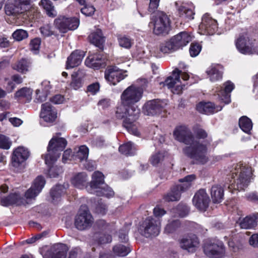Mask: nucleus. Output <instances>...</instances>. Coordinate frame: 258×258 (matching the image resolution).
Returning a JSON list of instances; mask_svg holds the SVG:
<instances>
[{"label":"nucleus","mask_w":258,"mask_h":258,"mask_svg":"<svg viewBox=\"0 0 258 258\" xmlns=\"http://www.w3.org/2000/svg\"><path fill=\"white\" fill-rule=\"evenodd\" d=\"M246 198L249 201L258 202V195L255 192L246 194Z\"/></svg>","instance_id":"64"},{"label":"nucleus","mask_w":258,"mask_h":258,"mask_svg":"<svg viewBox=\"0 0 258 258\" xmlns=\"http://www.w3.org/2000/svg\"><path fill=\"white\" fill-rule=\"evenodd\" d=\"M249 243L254 247L258 246V234H253L249 238Z\"/></svg>","instance_id":"63"},{"label":"nucleus","mask_w":258,"mask_h":258,"mask_svg":"<svg viewBox=\"0 0 258 258\" xmlns=\"http://www.w3.org/2000/svg\"><path fill=\"white\" fill-rule=\"evenodd\" d=\"M160 0H150L149 6V11L150 13H154L157 9Z\"/></svg>","instance_id":"56"},{"label":"nucleus","mask_w":258,"mask_h":258,"mask_svg":"<svg viewBox=\"0 0 258 258\" xmlns=\"http://www.w3.org/2000/svg\"><path fill=\"white\" fill-rule=\"evenodd\" d=\"M81 13L86 16L92 15L95 12V8L92 6L86 5L81 10Z\"/></svg>","instance_id":"53"},{"label":"nucleus","mask_w":258,"mask_h":258,"mask_svg":"<svg viewBox=\"0 0 258 258\" xmlns=\"http://www.w3.org/2000/svg\"><path fill=\"white\" fill-rule=\"evenodd\" d=\"M60 133L56 134L49 142L47 153L43 156L45 162L48 166H50L56 161L60 156V152L65 148L67 144L66 140L60 137Z\"/></svg>","instance_id":"5"},{"label":"nucleus","mask_w":258,"mask_h":258,"mask_svg":"<svg viewBox=\"0 0 258 258\" xmlns=\"http://www.w3.org/2000/svg\"><path fill=\"white\" fill-rule=\"evenodd\" d=\"M12 146L10 139L3 135H0V148L4 150L9 149Z\"/></svg>","instance_id":"48"},{"label":"nucleus","mask_w":258,"mask_h":258,"mask_svg":"<svg viewBox=\"0 0 258 258\" xmlns=\"http://www.w3.org/2000/svg\"><path fill=\"white\" fill-rule=\"evenodd\" d=\"M93 222V218L88 207L82 206L75 217V226L80 230H84L90 227Z\"/></svg>","instance_id":"10"},{"label":"nucleus","mask_w":258,"mask_h":258,"mask_svg":"<svg viewBox=\"0 0 258 258\" xmlns=\"http://www.w3.org/2000/svg\"><path fill=\"white\" fill-rule=\"evenodd\" d=\"M32 90L27 87L22 88L17 91L15 94V98L16 99L25 98L28 100L31 99Z\"/></svg>","instance_id":"39"},{"label":"nucleus","mask_w":258,"mask_h":258,"mask_svg":"<svg viewBox=\"0 0 258 258\" xmlns=\"http://www.w3.org/2000/svg\"><path fill=\"white\" fill-rule=\"evenodd\" d=\"M239 224L241 228L251 229L254 228L256 225V222L252 216H246L245 218L239 219Z\"/></svg>","instance_id":"35"},{"label":"nucleus","mask_w":258,"mask_h":258,"mask_svg":"<svg viewBox=\"0 0 258 258\" xmlns=\"http://www.w3.org/2000/svg\"><path fill=\"white\" fill-rule=\"evenodd\" d=\"M64 192V187L61 185H58L51 189L50 195L52 200L55 201L57 200Z\"/></svg>","instance_id":"43"},{"label":"nucleus","mask_w":258,"mask_h":258,"mask_svg":"<svg viewBox=\"0 0 258 258\" xmlns=\"http://www.w3.org/2000/svg\"><path fill=\"white\" fill-rule=\"evenodd\" d=\"M90 41L95 46L101 48L105 41L102 31L100 29H97L95 32H92L89 36Z\"/></svg>","instance_id":"29"},{"label":"nucleus","mask_w":258,"mask_h":258,"mask_svg":"<svg viewBox=\"0 0 258 258\" xmlns=\"http://www.w3.org/2000/svg\"><path fill=\"white\" fill-rule=\"evenodd\" d=\"M202 49V46L198 43H192L189 48V53L191 56L195 57L197 56Z\"/></svg>","instance_id":"49"},{"label":"nucleus","mask_w":258,"mask_h":258,"mask_svg":"<svg viewBox=\"0 0 258 258\" xmlns=\"http://www.w3.org/2000/svg\"><path fill=\"white\" fill-rule=\"evenodd\" d=\"M40 31L41 34L45 37L50 36L51 35H56L57 34L49 25H46L41 27L40 28Z\"/></svg>","instance_id":"47"},{"label":"nucleus","mask_w":258,"mask_h":258,"mask_svg":"<svg viewBox=\"0 0 258 258\" xmlns=\"http://www.w3.org/2000/svg\"><path fill=\"white\" fill-rule=\"evenodd\" d=\"M160 229V220L150 217L142 222L139 227L138 231L142 235L148 238L158 235Z\"/></svg>","instance_id":"8"},{"label":"nucleus","mask_w":258,"mask_h":258,"mask_svg":"<svg viewBox=\"0 0 258 258\" xmlns=\"http://www.w3.org/2000/svg\"><path fill=\"white\" fill-rule=\"evenodd\" d=\"M179 73L178 69L175 70L173 71L172 75L165 81L168 88H172V91L176 94L180 93L183 89V86L180 85Z\"/></svg>","instance_id":"21"},{"label":"nucleus","mask_w":258,"mask_h":258,"mask_svg":"<svg viewBox=\"0 0 258 258\" xmlns=\"http://www.w3.org/2000/svg\"><path fill=\"white\" fill-rule=\"evenodd\" d=\"M39 5L45 11L47 15L50 17H55L57 15V12L54 7L50 0H41Z\"/></svg>","instance_id":"32"},{"label":"nucleus","mask_w":258,"mask_h":258,"mask_svg":"<svg viewBox=\"0 0 258 258\" xmlns=\"http://www.w3.org/2000/svg\"><path fill=\"white\" fill-rule=\"evenodd\" d=\"M68 250V248L66 244H57L43 255V258H66Z\"/></svg>","instance_id":"20"},{"label":"nucleus","mask_w":258,"mask_h":258,"mask_svg":"<svg viewBox=\"0 0 258 258\" xmlns=\"http://www.w3.org/2000/svg\"><path fill=\"white\" fill-rule=\"evenodd\" d=\"M222 109V106H216L212 102H200L197 106V109L199 112L206 114L216 113Z\"/></svg>","instance_id":"25"},{"label":"nucleus","mask_w":258,"mask_h":258,"mask_svg":"<svg viewBox=\"0 0 258 258\" xmlns=\"http://www.w3.org/2000/svg\"><path fill=\"white\" fill-rule=\"evenodd\" d=\"M64 100V97L61 95H56L50 99V101L56 104H61Z\"/></svg>","instance_id":"61"},{"label":"nucleus","mask_w":258,"mask_h":258,"mask_svg":"<svg viewBox=\"0 0 258 258\" xmlns=\"http://www.w3.org/2000/svg\"><path fill=\"white\" fill-rule=\"evenodd\" d=\"M239 125L240 128L247 134H249L252 128L251 120L245 116H243L239 119Z\"/></svg>","instance_id":"36"},{"label":"nucleus","mask_w":258,"mask_h":258,"mask_svg":"<svg viewBox=\"0 0 258 258\" xmlns=\"http://www.w3.org/2000/svg\"><path fill=\"white\" fill-rule=\"evenodd\" d=\"M30 153L28 150L23 146L15 148L12 154V164L13 167L18 168L29 157ZM19 169H17V171Z\"/></svg>","instance_id":"16"},{"label":"nucleus","mask_w":258,"mask_h":258,"mask_svg":"<svg viewBox=\"0 0 258 258\" xmlns=\"http://www.w3.org/2000/svg\"><path fill=\"white\" fill-rule=\"evenodd\" d=\"M205 253L212 258H222L225 256V250L222 242L206 243L204 247Z\"/></svg>","instance_id":"15"},{"label":"nucleus","mask_w":258,"mask_h":258,"mask_svg":"<svg viewBox=\"0 0 258 258\" xmlns=\"http://www.w3.org/2000/svg\"><path fill=\"white\" fill-rule=\"evenodd\" d=\"M92 181L87 184V175L85 172L75 174L71 178L72 184L80 189L87 188V191L98 196L110 198L113 196L114 192L111 188L104 183V175L99 171L95 172L92 176Z\"/></svg>","instance_id":"3"},{"label":"nucleus","mask_w":258,"mask_h":258,"mask_svg":"<svg viewBox=\"0 0 258 258\" xmlns=\"http://www.w3.org/2000/svg\"><path fill=\"white\" fill-rule=\"evenodd\" d=\"M41 91L48 94L50 90L51 89L50 83L47 80H44L41 83Z\"/></svg>","instance_id":"57"},{"label":"nucleus","mask_w":258,"mask_h":258,"mask_svg":"<svg viewBox=\"0 0 258 258\" xmlns=\"http://www.w3.org/2000/svg\"><path fill=\"white\" fill-rule=\"evenodd\" d=\"M6 14L7 15L17 16L24 12L23 6H20V2L16 0L8 2L5 7Z\"/></svg>","instance_id":"27"},{"label":"nucleus","mask_w":258,"mask_h":258,"mask_svg":"<svg viewBox=\"0 0 258 258\" xmlns=\"http://www.w3.org/2000/svg\"><path fill=\"white\" fill-rule=\"evenodd\" d=\"M131 251L130 247L122 244H117L113 247V253L118 256H125Z\"/></svg>","instance_id":"38"},{"label":"nucleus","mask_w":258,"mask_h":258,"mask_svg":"<svg viewBox=\"0 0 258 258\" xmlns=\"http://www.w3.org/2000/svg\"><path fill=\"white\" fill-rule=\"evenodd\" d=\"M180 223L179 220L169 221L164 229L165 234H169L174 233L179 227Z\"/></svg>","instance_id":"40"},{"label":"nucleus","mask_w":258,"mask_h":258,"mask_svg":"<svg viewBox=\"0 0 258 258\" xmlns=\"http://www.w3.org/2000/svg\"><path fill=\"white\" fill-rule=\"evenodd\" d=\"M102 57L100 54H90L86 58L85 64H102L106 63V62H97L101 61Z\"/></svg>","instance_id":"41"},{"label":"nucleus","mask_w":258,"mask_h":258,"mask_svg":"<svg viewBox=\"0 0 258 258\" xmlns=\"http://www.w3.org/2000/svg\"><path fill=\"white\" fill-rule=\"evenodd\" d=\"M112 241V237L109 234H103L98 239V241L100 244H105L109 243Z\"/></svg>","instance_id":"59"},{"label":"nucleus","mask_w":258,"mask_h":258,"mask_svg":"<svg viewBox=\"0 0 258 258\" xmlns=\"http://www.w3.org/2000/svg\"><path fill=\"white\" fill-rule=\"evenodd\" d=\"M211 195L214 203H221L223 199L224 190L220 185H214L211 188Z\"/></svg>","instance_id":"30"},{"label":"nucleus","mask_w":258,"mask_h":258,"mask_svg":"<svg viewBox=\"0 0 258 258\" xmlns=\"http://www.w3.org/2000/svg\"><path fill=\"white\" fill-rule=\"evenodd\" d=\"M165 157L164 152H158L152 155L150 158V162L153 166H157L160 164Z\"/></svg>","instance_id":"44"},{"label":"nucleus","mask_w":258,"mask_h":258,"mask_svg":"<svg viewBox=\"0 0 258 258\" xmlns=\"http://www.w3.org/2000/svg\"><path fill=\"white\" fill-rule=\"evenodd\" d=\"M224 89L220 88L216 92H217V95L219 100L225 104H228L231 102L230 93L234 88V85L230 81L226 82L224 84Z\"/></svg>","instance_id":"23"},{"label":"nucleus","mask_w":258,"mask_h":258,"mask_svg":"<svg viewBox=\"0 0 258 258\" xmlns=\"http://www.w3.org/2000/svg\"><path fill=\"white\" fill-rule=\"evenodd\" d=\"M196 178L195 175L190 174L180 179L179 180L180 184L175 185L176 189L179 190L181 192L186 191L191 187L192 182Z\"/></svg>","instance_id":"28"},{"label":"nucleus","mask_w":258,"mask_h":258,"mask_svg":"<svg viewBox=\"0 0 258 258\" xmlns=\"http://www.w3.org/2000/svg\"><path fill=\"white\" fill-rule=\"evenodd\" d=\"M167 104L165 100H153L148 101L143 108V111L147 115H154L160 113Z\"/></svg>","instance_id":"14"},{"label":"nucleus","mask_w":258,"mask_h":258,"mask_svg":"<svg viewBox=\"0 0 258 258\" xmlns=\"http://www.w3.org/2000/svg\"><path fill=\"white\" fill-rule=\"evenodd\" d=\"M173 136L177 141L187 145L183 148V152L193 159L196 163L204 164L208 162L207 151L209 143L197 141L190 130L184 125L177 126L173 132Z\"/></svg>","instance_id":"2"},{"label":"nucleus","mask_w":258,"mask_h":258,"mask_svg":"<svg viewBox=\"0 0 258 258\" xmlns=\"http://www.w3.org/2000/svg\"><path fill=\"white\" fill-rule=\"evenodd\" d=\"M153 213L157 219H159V218L165 214L166 212L164 209L157 206L154 209Z\"/></svg>","instance_id":"58"},{"label":"nucleus","mask_w":258,"mask_h":258,"mask_svg":"<svg viewBox=\"0 0 258 258\" xmlns=\"http://www.w3.org/2000/svg\"><path fill=\"white\" fill-rule=\"evenodd\" d=\"M136 147L131 142H128L121 146L119 148V151L122 154L132 156L136 153Z\"/></svg>","instance_id":"34"},{"label":"nucleus","mask_w":258,"mask_h":258,"mask_svg":"<svg viewBox=\"0 0 258 258\" xmlns=\"http://www.w3.org/2000/svg\"><path fill=\"white\" fill-rule=\"evenodd\" d=\"M40 116L46 122L52 123L57 118V111L50 103H45L41 105Z\"/></svg>","instance_id":"19"},{"label":"nucleus","mask_w":258,"mask_h":258,"mask_svg":"<svg viewBox=\"0 0 258 258\" xmlns=\"http://www.w3.org/2000/svg\"><path fill=\"white\" fill-rule=\"evenodd\" d=\"M127 76V71L116 66H110L105 73V78L110 84L116 85Z\"/></svg>","instance_id":"12"},{"label":"nucleus","mask_w":258,"mask_h":258,"mask_svg":"<svg viewBox=\"0 0 258 258\" xmlns=\"http://www.w3.org/2000/svg\"><path fill=\"white\" fill-rule=\"evenodd\" d=\"M143 90L140 87L131 85L123 91L120 96L121 103L116 108V116L123 119V126L129 133L138 136L136 120L139 117L140 110L136 103L143 96Z\"/></svg>","instance_id":"1"},{"label":"nucleus","mask_w":258,"mask_h":258,"mask_svg":"<svg viewBox=\"0 0 258 258\" xmlns=\"http://www.w3.org/2000/svg\"><path fill=\"white\" fill-rule=\"evenodd\" d=\"M254 42V41L250 40L246 36H240L236 42V46L240 53L244 54H251L252 45Z\"/></svg>","instance_id":"22"},{"label":"nucleus","mask_w":258,"mask_h":258,"mask_svg":"<svg viewBox=\"0 0 258 258\" xmlns=\"http://www.w3.org/2000/svg\"><path fill=\"white\" fill-rule=\"evenodd\" d=\"M63 172V170L60 166H51L48 170V175L50 177H56Z\"/></svg>","instance_id":"50"},{"label":"nucleus","mask_w":258,"mask_h":258,"mask_svg":"<svg viewBox=\"0 0 258 258\" xmlns=\"http://www.w3.org/2000/svg\"><path fill=\"white\" fill-rule=\"evenodd\" d=\"M175 6L180 17L187 20L194 18L195 6L192 3L177 2Z\"/></svg>","instance_id":"17"},{"label":"nucleus","mask_w":258,"mask_h":258,"mask_svg":"<svg viewBox=\"0 0 258 258\" xmlns=\"http://www.w3.org/2000/svg\"><path fill=\"white\" fill-rule=\"evenodd\" d=\"M251 169L240 164L236 165L234 171L232 173V178L234 183L228 186L229 189L234 188L238 190H243L247 187L250 182Z\"/></svg>","instance_id":"6"},{"label":"nucleus","mask_w":258,"mask_h":258,"mask_svg":"<svg viewBox=\"0 0 258 258\" xmlns=\"http://www.w3.org/2000/svg\"><path fill=\"white\" fill-rule=\"evenodd\" d=\"M218 29L217 21L208 14H205L199 25V33L202 35H213Z\"/></svg>","instance_id":"13"},{"label":"nucleus","mask_w":258,"mask_h":258,"mask_svg":"<svg viewBox=\"0 0 258 258\" xmlns=\"http://www.w3.org/2000/svg\"><path fill=\"white\" fill-rule=\"evenodd\" d=\"M41 44V40L40 38H36L32 39L30 43V48L31 51L35 54L39 52L40 46Z\"/></svg>","instance_id":"46"},{"label":"nucleus","mask_w":258,"mask_h":258,"mask_svg":"<svg viewBox=\"0 0 258 258\" xmlns=\"http://www.w3.org/2000/svg\"><path fill=\"white\" fill-rule=\"evenodd\" d=\"M84 56V51L78 50L75 51L68 57L66 64H80Z\"/></svg>","instance_id":"31"},{"label":"nucleus","mask_w":258,"mask_h":258,"mask_svg":"<svg viewBox=\"0 0 258 258\" xmlns=\"http://www.w3.org/2000/svg\"><path fill=\"white\" fill-rule=\"evenodd\" d=\"M210 198L206 190H198L192 199L194 205L200 211H205L209 206Z\"/></svg>","instance_id":"18"},{"label":"nucleus","mask_w":258,"mask_h":258,"mask_svg":"<svg viewBox=\"0 0 258 258\" xmlns=\"http://www.w3.org/2000/svg\"><path fill=\"white\" fill-rule=\"evenodd\" d=\"M48 94L42 91L40 89H37L36 91L35 99L38 102H41L46 100Z\"/></svg>","instance_id":"54"},{"label":"nucleus","mask_w":258,"mask_h":258,"mask_svg":"<svg viewBox=\"0 0 258 258\" xmlns=\"http://www.w3.org/2000/svg\"><path fill=\"white\" fill-rule=\"evenodd\" d=\"M191 41L190 35L186 32H181L162 43L160 50L164 53H172L186 46Z\"/></svg>","instance_id":"7"},{"label":"nucleus","mask_w":258,"mask_h":258,"mask_svg":"<svg viewBox=\"0 0 258 258\" xmlns=\"http://www.w3.org/2000/svg\"><path fill=\"white\" fill-rule=\"evenodd\" d=\"M85 76V74L81 71L74 72L72 74V81L70 83V87L75 90H77L82 87L84 83Z\"/></svg>","instance_id":"26"},{"label":"nucleus","mask_w":258,"mask_h":258,"mask_svg":"<svg viewBox=\"0 0 258 258\" xmlns=\"http://www.w3.org/2000/svg\"><path fill=\"white\" fill-rule=\"evenodd\" d=\"M149 26L153 28V33L157 35L167 34L170 29V21L166 14L161 12L151 20Z\"/></svg>","instance_id":"9"},{"label":"nucleus","mask_w":258,"mask_h":258,"mask_svg":"<svg viewBox=\"0 0 258 258\" xmlns=\"http://www.w3.org/2000/svg\"><path fill=\"white\" fill-rule=\"evenodd\" d=\"M89 155V149L88 148L84 145L81 146L78 150L74 155V159L76 160H79L82 162L83 161H86L88 159Z\"/></svg>","instance_id":"33"},{"label":"nucleus","mask_w":258,"mask_h":258,"mask_svg":"<svg viewBox=\"0 0 258 258\" xmlns=\"http://www.w3.org/2000/svg\"><path fill=\"white\" fill-rule=\"evenodd\" d=\"M12 36L16 41H20L27 38L28 36V34L26 30L18 29L13 33Z\"/></svg>","instance_id":"45"},{"label":"nucleus","mask_w":258,"mask_h":258,"mask_svg":"<svg viewBox=\"0 0 258 258\" xmlns=\"http://www.w3.org/2000/svg\"><path fill=\"white\" fill-rule=\"evenodd\" d=\"M54 25L55 28L58 29L60 32L66 33L69 30L77 29L79 25V20L76 18H66L60 16L54 20Z\"/></svg>","instance_id":"11"},{"label":"nucleus","mask_w":258,"mask_h":258,"mask_svg":"<svg viewBox=\"0 0 258 258\" xmlns=\"http://www.w3.org/2000/svg\"><path fill=\"white\" fill-rule=\"evenodd\" d=\"M119 44L120 46L125 48H129L132 45L131 39L125 36L120 37L118 38Z\"/></svg>","instance_id":"52"},{"label":"nucleus","mask_w":258,"mask_h":258,"mask_svg":"<svg viewBox=\"0 0 258 258\" xmlns=\"http://www.w3.org/2000/svg\"><path fill=\"white\" fill-rule=\"evenodd\" d=\"M45 184L43 177L37 176L34 180L31 187L28 189L25 194V199L17 192L10 194L8 197L3 198L1 204L3 206H9L13 204L18 205L28 204V201L34 199L41 192Z\"/></svg>","instance_id":"4"},{"label":"nucleus","mask_w":258,"mask_h":258,"mask_svg":"<svg viewBox=\"0 0 258 258\" xmlns=\"http://www.w3.org/2000/svg\"><path fill=\"white\" fill-rule=\"evenodd\" d=\"M5 81L7 82L6 86V91L8 93L12 92L15 88L16 86L14 81L11 79H6Z\"/></svg>","instance_id":"60"},{"label":"nucleus","mask_w":258,"mask_h":258,"mask_svg":"<svg viewBox=\"0 0 258 258\" xmlns=\"http://www.w3.org/2000/svg\"><path fill=\"white\" fill-rule=\"evenodd\" d=\"M119 240L121 242H126L128 240L127 231L126 230H121L118 233Z\"/></svg>","instance_id":"62"},{"label":"nucleus","mask_w":258,"mask_h":258,"mask_svg":"<svg viewBox=\"0 0 258 258\" xmlns=\"http://www.w3.org/2000/svg\"><path fill=\"white\" fill-rule=\"evenodd\" d=\"M176 188V187L175 186H174L171 191L165 196L164 199L165 201L170 202L176 201L179 200L181 192L179 190Z\"/></svg>","instance_id":"42"},{"label":"nucleus","mask_w":258,"mask_h":258,"mask_svg":"<svg viewBox=\"0 0 258 258\" xmlns=\"http://www.w3.org/2000/svg\"><path fill=\"white\" fill-rule=\"evenodd\" d=\"M174 210L177 212V215L181 217L186 216L189 212L188 208L185 205H179Z\"/></svg>","instance_id":"51"},{"label":"nucleus","mask_w":258,"mask_h":258,"mask_svg":"<svg viewBox=\"0 0 258 258\" xmlns=\"http://www.w3.org/2000/svg\"><path fill=\"white\" fill-rule=\"evenodd\" d=\"M100 86L99 83H93L88 86L87 91L92 95H95L99 90Z\"/></svg>","instance_id":"55"},{"label":"nucleus","mask_w":258,"mask_h":258,"mask_svg":"<svg viewBox=\"0 0 258 258\" xmlns=\"http://www.w3.org/2000/svg\"><path fill=\"white\" fill-rule=\"evenodd\" d=\"M211 81L215 82L222 79V73L215 67H209L206 71Z\"/></svg>","instance_id":"37"},{"label":"nucleus","mask_w":258,"mask_h":258,"mask_svg":"<svg viewBox=\"0 0 258 258\" xmlns=\"http://www.w3.org/2000/svg\"><path fill=\"white\" fill-rule=\"evenodd\" d=\"M197 237L194 234H190L183 236L180 240V246L188 251L192 252L199 245Z\"/></svg>","instance_id":"24"}]
</instances>
